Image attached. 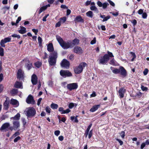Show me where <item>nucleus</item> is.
Segmentation results:
<instances>
[{"instance_id": "f257e3e1", "label": "nucleus", "mask_w": 149, "mask_h": 149, "mask_svg": "<svg viewBox=\"0 0 149 149\" xmlns=\"http://www.w3.org/2000/svg\"><path fill=\"white\" fill-rule=\"evenodd\" d=\"M56 38L61 46L64 49L72 47L73 45L72 44L71 42H65L63 39L59 36H56Z\"/></svg>"}, {"instance_id": "f03ea898", "label": "nucleus", "mask_w": 149, "mask_h": 149, "mask_svg": "<svg viewBox=\"0 0 149 149\" xmlns=\"http://www.w3.org/2000/svg\"><path fill=\"white\" fill-rule=\"evenodd\" d=\"M57 57L58 54L56 51H54L50 53L48 59V62L50 65H54L56 64Z\"/></svg>"}, {"instance_id": "7ed1b4c3", "label": "nucleus", "mask_w": 149, "mask_h": 149, "mask_svg": "<svg viewBox=\"0 0 149 149\" xmlns=\"http://www.w3.org/2000/svg\"><path fill=\"white\" fill-rule=\"evenodd\" d=\"M107 53L108 54H105L104 56L102 58H101L100 59V63L104 64L107 63V62L109 60V57H113V56L111 52L108 51Z\"/></svg>"}, {"instance_id": "20e7f679", "label": "nucleus", "mask_w": 149, "mask_h": 149, "mask_svg": "<svg viewBox=\"0 0 149 149\" xmlns=\"http://www.w3.org/2000/svg\"><path fill=\"white\" fill-rule=\"evenodd\" d=\"M107 53L108 54H105L104 56L102 58H101L100 59V63L104 64L107 63V62L109 60V57H113V56L111 52L108 51Z\"/></svg>"}, {"instance_id": "39448f33", "label": "nucleus", "mask_w": 149, "mask_h": 149, "mask_svg": "<svg viewBox=\"0 0 149 149\" xmlns=\"http://www.w3.org/2000/svg\"><path fill=\"white\" fill-rule=\"evenodd\" d=\"M107 53L108 54H105L104 56L102 58H101L100 59V63L104 64L107 63V62L109 60V57H113V56L111 52L108 51Z\"/></svg>"}, {"instance_id": "423d86ee", "label": "nucleus", "mask_w": 149, "mask_h": 149, "mask_svg": "<svg viewBox=\"0 0 149 149\" xmlns=\"http://www.w3.org/2000/svg\"><path fill=\"white\" fill-rule=\"evenodd\" d=\"M87 65L85 63H81L77 67H76L74 68V72L76 74H79L81 72L83 69Z\"/></svg>"}, {"instance_id": "0eeeda50", "label": "nucleus", "mask_w": 149, "mask_h": 149, "mask_svg": "<svg viewBox=\"0 0 149 149\" xmlns=\"http://www.w3.org/2000/svg\"><path fill=\"white\" fill-rule=\"evenodd\" d=\"M26 115L28 117H31L35 116L36 111L35 109L33 107H29L26 109Z\"/></svg>"}, {"instance_id": "6e6552de", "label": "nucleus", "mask_w": 149, "mask_h": 149, "mask_svg": "<svg viewBox=\"0 0 149 149\" xmlns=\"http://www.w3.org/2000/svg\"><path fill=\"white\" fill-rule=\"evenodd\" d=\"M13 127H10V130L11 131L14 130H16L19 129L20 127L19 122L17 120H14L13 122Z\"/></svg>"}, {"instance_id": "1a4fd4ad", "label": "nucleus", "mask_w": 149, "mask_h": 149, "mask_svg": "<svg viewBox=\"0 0 149 149\" xmlns=\"http://www.w3.org/2000/svg\"><path fill=\"white\" fill-rule=\"evenodd\" d=\"M60 74L61 76L63 77H71L72 76V73L68 70H61L60 71Z\"/></svg>"}, {"instance_id": "9d476101", "label": "nucleus", "mask_w": 149, "mask_h": 149, "mask_svg": "<svg viewBox=\"0 0 149 149\" xmlns=\"http://www.w3.org/2000/svg\"><path fill=\"white\" fill-rule=\"evenodd\" d=\"M67 87L70 91L77 89L78 87V85L77 83H72L68 84Z\"/></svg>"}, {"instance_id": "9b49d317", "label": "nucleus", "mask_w": 149, "mask_h": 149, "mask_svg": "<svg viewBox=\"0 0 149 149\" xmlns=\"http://www.w3.org/2000/svg\"><path fill=\"white\" fill-rule=\"evenodd\" d=\"M10 125L9 123H6L3 124L0 130L1 131H7L10 129Z\"/></svg>"}, {"instance_id": "f8f14e48", "label": "nucleus", "mask_w": 149, "mask_h": 149, "mask_svg": "<svg viewBox=\"0 0 149 149\" xmlns=\"http://www.w3.org/2000/svg\"><path fill=\"white\" fill-rule=\"evenodd\" d=\"M61 65L63 68L68 69L69 68L70 66L69 62L67 60L64 59L61 62Z\"/></svg>"}, {"instance_id": "ddd939ff", "label": "nucleus", "mask_w": 149, "mask_h": 149, "mask_svg": "<svg viewBox=\"0 0 149 149\" xmlns=\"http://www.w3.org/2000/svg\"><path fill=\"white\" fill-rule=\"evenodd\" d=\"M11 38H10L7 37L2 40L0 42L1 45L3 47H5V45L4 44L6 42H10L11 40Z\"/></svg>"}, {"instance_id": "4468645a", "label": "nucleus", "mask_w": 149, "mask_h": 149, "mask_svg": "<svg viewBox=\"0 0 149 149\" xmlns=\"http://www.w3.org/2000/svg\"><path fill=\"white\" fill-rule=\"evenodd\" d=\"M26 102L29 104H34L35 103V101L33 100V97L31 95H29L26 99Z\"/></svg>"}, {"instance_id": "2eb2a0df", "label": "nucleus", "mask_w": 149, "mask_h": 149, "mask_svg": "<svg viewBox=\"0 0 149 149\" xmlns=\"http://www.w3.org/2000/svg\"><path fill=\"white\" fill-rule=\"evenodd\" d=\"M74 52L77 54H81L83 53V50L80 47L76 46L74 49Z\"/></svg>"}, {"instance_id": "dca6fc26", "label": "nucleus", "mask_w": 149, "mask_h": 149, "mask_svg": "<svg viewBox=\"0 0 149 149\" xmlns=\"http://www.w3.org/2000/svg\"><path fill=\"white\" fill-rule=\"evenodd\" d=\"M25 61L26 62L25 66L26 68L28 70H29L32 68V64L27 59L25 60H23V61Z\"/></svg>"}, {"instance_id": "f3484780", "label": "nucleus", "mask_w": 149, "mask_h": 149, "mask_svg": "<svg viewBox=\"0 0 149 149\" xmlns=\"http://www.w3.org/2000/svg\"><path fill=\"white\" fill-rule=\"evenodd\" d=\"M24 72L22 70L20 69L18 70L17 73V78L19 79H22L24 78Z\"/></svg>"}, {"instance_id": "a211bd4d", "label": "nucleus", "mask_w": 149, "mask_h": 149, "mask_svg": "<svg viewBox=\"0 0 149 149\" xmlns=\"http://www.w3.org/2000/svg\"><path fill=\"white\" fill-rule=\"evenodd\" d=\"M37 77L36 75L33 74L31 76V81L33 85H36L37 82Z\"/></svg>"}, {"instance_id": "6ab92c4d", "label": "nucleus", "mask_w": 149, "mask_h": 149, "mask_svg": "<svg viewBox=\"0 0 149 149\" xmlns=\"http://www.w3.org/2000/svg\"><path fill=\"white\" fill-rule=\"evenodd\" d=\"M9 106V100L7 98H6L3 104V109L5 110H7Z\"/></svg>"}, {"instance_id": "aec40b11", "label": "nucleus", "mask_w": 149, "mask_h": 149, "mask_svg": "<svg viewBox=\"0 0 149 149\" xmlns=\"http://www.w3.org/2000/svg\"><path fill=\"white\" fill-rule=\"evenodd\" d=\"M120 73L123 77H125L127 74V73L126 70L123 67H120Z\"/></svg>"}, {"instance_id": "412c9836", "label": "nucleus", "mask_w": 149, "mask_h": 149, "mask_svg": "<svg viewBox=\"0 0 149 149\" xmlns=\"http://www.w3.org/2000/svg\"><path fill=\"white\" fill-rule=\"evenodd\" d=\"M10 104L16 107H18L19 105L18 102L15 99H11L10 101Z\"/></svg>"}, {"instance_id": "4be33fe9", "label": "nucleus", "mask_w": 149, "mask_h": 149, "mask_svg": "<svg viewBox=\"0 0 149 149\" xmlns=\"http://www.w3.org/2000/svg\"><path fill=\"white\" fill-rule=\"evenodd\" d=\"M125 92V90L123 88H121L119 90L118 93L120 98H123L124 97V94Z\"/></svg>"}, {"instance_id": "5701e85b", "label": "nucleus", "mask_w": 149, "mask_h": 149, "mask_svg": "<svg viewBox=\"0 0 149 149\" xmlns=\"http://www.w3.org/2000/svg\"><path fill=\"white\" fill-rule=\"evenodd\" d=\"M47 50L49 52H53L54 48L52 43H49L47 45Z\"/></svg>"}, {"instance_id": "b1692460", "label": "nucleus", "mask_w": 149, "mask_h": 149, "mask_svg": "<svg viewBox=\"0 0 149 149\" xmlns=\"http://www.w3.org/2000/svg\"><path fill=\"white\" fill-rule=\"evenodd\" d=\"M14 87L17 88H23L22 83L18 81H17L15 83Z\"/></svg>"}, {"instance_id": "393cba45", "label": "nucleus", "mask_w": 149, "mask_h": 149, "mask_svg": "<svg viewBox=\"0 0 149 149\" xmlns=\"http://www.w3.org/2000/svg\"><path fill=\"white\" fill-rule=\"evenodd\" d=\"M20 29L18 31L19 32L22 34L25 33L26 32V28L24 27L21 26Z\"/></svg>"}, {"instance_id": "a878e982", "label": "nucleus", "mask_w": 149, "mask_h": 149, "mask_svg": "<svg viewBox=\"0 0 149 149\" xmlns=\"http://www.w3.org/2000/svg\"><path fill=\"white\" fill-rule=\"evenodd\" d=\"M100 105H95L93 107L90 109V111L91 112H94L100 107Z\"/></svg>"}, {"instance_id": "bb28decb", "label": "nucleus", "mask_w": 149, "mask_h": 149, "mask_svg": "<svg viewBox=\"0 0 149 149\" xmlns=\"http://www.w3.org/2000/svg\"><path fill=\"white\" fill-rule=\"evenodd\" d=\"M20 117V114L19 113H18L14 117H12L11 118V119H13L14 120H15L18 121V120H19V119Z\"/></svg>"}, {"instance_id": "cd10ccee", "label": "nucleus", "mask_w": 149, "mask_h": 149, "mask_svg": "<svg viewBox=\"0 0 149 149\" xmlns=\"http://www.w3.org/2000/svg\"><path fill=\"white\" fill-rule=\"evenodd\" d=\"M79 42V40L77 39H74L72 42H71V44L72 45V47L74 46V45H78Z\"/></svg>"}, {"instance_id": "c85d7f7f", "label": "nucleus", "mask_w": 149, "mask_h": 149, "mask_svg": "<svg viewBox=\"0 0 149 149\" xmlns=\"http://www.w3.org/2000/svg\"><path fill=\"white\" fill-rule=\"evenodd\" d=\"M86 15L88 17L92 18L93 15V12L91 11H89L86 13Z\"/></svg>"}, {"instance_id": "c756f323", "label": "nucleus", "mask_w": 149, "mask_h": 149, "mask_svg": "<svg viewBox=\"0 0 149 149\" xmlns=\"http://www.w3.org/2000/svg\"><path fill=\"white\" fill-rule=\"evenodd\" d=\"M58 107V105L55 103H52L51 105V107L53 109H56Z\"/></svg>"}, {"instance_id": "7c9ffc66", "label": "nucleus", "mask_w": 149, "mask_h": 149, "mask_svg": "<svg viewBox=\"0 0 149 149\" xmlns=\"http://www.w3.org/2000/svg\"><path fill=\"white\" fill-rule=\"evenodd\" d=\"M90 9L93 11H94L96 13L98 12V11L97 8L95 6H91L90 7Z\"/></svg>"}, {"instance_id": "2f4dec72", "label": "nucleus", "mask_w": 149, "mask_h": 149, "mask_svg": "<svg viewBox=\"0 0 149 149\" xmlns=\"http://www.w3.org/2000/svg\"><path fill=\"white\" fill-rule=\"evenodd\" d=\"M82 19L81 18V16H78L75 19L74 21H77L78 22H81L82 20Z\"/></svg>"}, {"instance_id": "473e14b6", "label": "nucleus", "mask_w": 149, "mask_h": 149, "mask_svg": "<svg viewBox=\"0 0 149 149\" xmlns=\"http://www.w3.org/2000/svg\"><path fill=\"white\" fill-rule=\"evenodd\" d=\"M109 63L110 64L113 65H117V63L114 60V59H112L111 60L110 62Z\"/></svg>"}, {"instance_id": "72a5a7b5", "label": "nucleus", "mask_w": 149, "mask_h": 149, "mask_svg": "<svg viewBox=\"0 0 149 149\" xmlns=\"http://www.w3.org/2000/svg\"><path fill=\"white\" fill-rule=\"evenodd\" d=\"M35 66L38 68H40L42 65V63L41 62H37L34 63Z\"/></svg>"}, {"instance_id": "f704fd0d", "label": "nucleus", "mask_w": 149, "mask_h": 149, "mask_svg": "<svg viewBox=\"0 0 149 149\" xmlns=\"http://www.w3.org/2000/svg\"><path fill=\"white\" fill-rule=\"evenodd\" d=\"M18 91L16 89H13L11 91L10 93L12 95H15L17 93Z\"/></svg>"}, {"instance_id": "c9c22d12", "label": "nucleus", "mask_w": 149, "mask_h": 149, "mask_svg": "<svg viewBox=\"0 0 149 149\" xmlns=\"http://www.w3.org/2000/svg\"><path fill=\"white\" fill-rule=\"evenodd\" d=\"M120 69H115L112 70V72L113 73L116 74H117L120 73Z\"/></svg>"}, {"instance_id": "e433bc0d", "label": "nucleus", "mask_w": 149, "mask_h": 149, "mask_svg": "<svg viewBox=\"0 0 149 149\" xmlns=\"http://www.w3.org/2000/svg\"><path fill=\"white\" fill-rule=\"evenodd\" d=\"M4 55V49H3L0 47V56H3Z\"/></svg>"}, {"instance_id": "4c0bfd02", "label": "nucleus", "mask_w": 149, "mask_h": 149, "mask_svg": "<svg viewBox=\"0 0 149 149\" xmlns=\"http://www.w3.org/2000/svg\"><path fill=\"white\" fill-rule=\"evenodd\" d=\"M46 9L45 8V7L44 6L41 7L39 11V14L41 13L43 11L45 10Z\"/></svg>"}, {"instance_id": "58836bf2", "label": "nucleus", "mask_w": 149, "mask_h": 149, "mask_svg": "<svg viewBox=\"0 0 149 149\" xmlns=\"http://www.w3.org/2000/svg\"><path fill=\"white\" fill-rule=\"evenodd\" d=\"M66 21V18L65 17H64L62 18H61L60 19V21L61 22V23H64Z\"/></svg>"}, {"instance_id": "ea45409f", "label": "nucleus", "mask_w": 149, "mask_h": 149, "mask_svg": "<svg viewBox=\"0 0 149 149\" xmlns=\"http://www.w3.org/2000/svg\"><path fill=\"white\" fill-rule=\"evenodd\" d=\"M109 5V3L107 2L104 3L102 4V7L104 9L106 8L107 7V6Z\"/></svg>"}, {"instance_id": "a19ab883", "label": "nucleus", "mask_w": 149, "mask_h": 149, "mask_svg": "<svg viewBox=\"0 0 149 149\" xmlns=\"http://www.w3.org/2000/svg\"><path fill=\"white\" fill-rule=\"evenodd\" d=\"M58 111L60 112H61V113L62 114H63L64 113H64V109L63 107H60L59 108Z\"/></svg>"}, {"instance_id": "79ce46f5", "label": "nucleus", "mask_w": 149, "mask_h": 149, "mask_svg": "<svg viewBox=\"0 0 149 149\" xmlns=\"http://www.w3.org/2000/svg\"><path fill=\"white\" fill-rule=\"evenodd\" d=\"M120 136L121 137L122 139H124V138L125 136V132L124 131H122L120 134Z\"/></svg>"}, {"instance_id": "37998d69", "label": "nucleus", "mask_w": 149, "mask_h": 149, "mask_svg": "<svg viewBox=\"0 0 149 149\" xmlns=\"http://www.w3.org/2000/svg\"><path fill=\"white\" fill-rule=\"evenodd\" d=\"M51 109L49 107H47L45 108L46 111L48 113H50L51 111Z\"/></svg>"}, {"instance_id": "c03bdc74", "label": "nucleus", "mask_w": 149, "mask_h": 149, "mask_svg": "<svg viewBox=\"0 0 149 149\" xmlns=\"http://www.w3.org/2000/svg\"><path fill=\"white\" fill-rule=\"evenodd\" d=\"M38 40L39 45H41L42 42V38L40 37H38Z\"/></svg>"}, {"instance_id": "a18cd8bd", "label": "nucleus", "mask_w": 149, "mask_h": 149, "mask_svg": "<svg viewBox=\"0 0 149 149\" xmlns=\"http://www.w3.org/2000/svg\"><path fill=\"white\" fill-rule=\"evenodd\" d=\"M96 38L95 37L91 41V45H93L96 43Z\"/></svg>"}, {"instance_id": "49530a36", "label": "nucleus", "mask_w": 149, "mask_h": 149, "mask_svg": "<svg viewBox=\"0 0 149 149\" xmlns=\"http://www.w3.org/2000/svg\"><path fill=\"white\" fill-rule=\"evenodd\" d=\"M12 36L13 37L17 38L18 39H19L20 38V36L19 35L16 34H13L12 35Z\"/></svg>"}, {"instance_id": "de8ad7c7", "label": "nucleus", "mask_w": 149, "mask_h": 149, "mask_svg": "<svg viewBox=\"0 0 149 149\" xmlns=\"http://www.w3.org/2000/svg\"><path fill=\"white\" fill-rule=\"evenodd\" d=\"M110 17L109 16H108L106 17H105L104 19H103L102 20L103 22L107 21L108 19H110Z\"/></svg>"}, {"instance_id": "09e8293b", "label": "nucleus", "mask_w": 149, "mask_h": 149, "mask_svg": "<svg viewBox=\"0 0 149 149\" xmlns=\"http://www.w3.org/2000/svg\"><path fill=\"white\" fill-rule=\"evenodd\" d=\"M19 133L18 132H16L13 135V136H12V137L13 138H14L16 136H17L19 135Z\"/></svg>"}, {"instance_id": "8fccbe9b", "label": "nucleus", "mask_w": 149, "mask_h": 149, "mask_svg": "<svg viewBox=\"0 0 149 149\" xmlns=\"http://www.w3.org/2000/svg\"><path fill=\"white\" fill-rule=\"evenodd\" d=\"M69 59L71 60H73L74 59V55L73 54H71L68 56Z\"/></svg>"}, {"instance_id": "3c124183", "label": "nucleus", "mask_w": 149, "mask_h": 149, "mask_svg": "<svg viewBox=\"0 0 149 149\" xmlns=\"http://www.w3.org/2000/svg\"><path fill=\"white\" fill-rule=\"evenodd\" d=\"M22 121L23 123V124L24 126L26 125V121L24 118H22Z\"/></svg>"}, {"instance_id": "603ef678", "label": "nucleus", "mask_w": 149, "mask_h": 149, "mask_svg": "<svg viewBox=\"0 0 149 149\" xmlns=\"http://www.w3.org/2000/svg\"><path fill=\"white\" fill-rule=\"evenodd\" d=\"M141 89L143 91H146L148 90L147 87H145L143 86H141Z\"/></svg>"}, {"instance_id": "864d4df0", "label": "nucleus", "mask_w": 149, "mask_h": 149, "mask_svg": "<svg viewBox=\"0 0 149 149\" xmlns=\"http://www.w3.org/2000/svg\"><path fill=\"white\" fill-rule=\"evenodd\" d=\"M74 106V104L73 103H70L68 106L69 108L70 109L72 108Z\"/></svg>"}, {"instance_id": "5fc2aeb1", "label": "nucleus", "mask_w": 149, "mask_h": 149, "mask_svg": "<svg viewBox=\"0 0 149 149\" xmlns=\"http://www.w3.org/2000/svg\"><path fill=\"white\" fill-rule=\"evenodd\" d=\"M107 1L111 5L113 6H115V4L113 2L110 0H108Z\"/></svg>"}, {"instance_id": "6e6d98bb", "label": "nucleus", "mask_w": 149, "mask_h": 149, "mask_svg": "<svg viewBox=\"0 0 149 149\" xmlns=\"http://www.w3.org/2000/svg\"><path fill=\"white\" fill-rule=\"evenodd\" d=\"M111 13L112 14V15L115 17H117L118 15V12H116L115 13L114 12H111Z\"/></svg>"}, {"instance_id": "4d7b16f0", "label": "nucleus", "mask_w": 149, "mask_h": 149, "mask_svg": "<svg viewBox=\"0 0 149 149\" xmlns=\"http://www.w3.org/2000/svg\"><path fill=\"white\" fill-rule=\"evenodd\" d=\"M20 139V137L19 136H17L14 139V141L15 142H16L19 140Z\"/></svg>"}, {"instance_id": "13d9d810", "label": "nucleus", "mask_w": 149, "mask_h": 149, "mask_svg": "<svg viewBox=\"0 0 149 149\" xmlns=\"http://www.w3.org/2000/svg\"><path fill=\"white\" fill-rule=\"evenodd\" d=\"M60 131L59 130H56L54 132V134L56 136H58L60 134Z\"/></svg>"}, {"instance_id": "bf43d9fd", "label": "nucleus", "mask_w": 149, "mask_h": 149, "mask_svg": "<svg viewBox=\"0 0 149 149\" xmlns=\"http://www.w3.org/2000/svg\"><path fill=\"white\" fill-rule=\"evenodd\" d=\"M148 70L147 69H145L143 72L144 75H146L148 73Z\"/></svg>"}, {"instance_id": "052dcab7", "label": "nucleus", "mask_w": 149, "mask_h": 149, "mask_svg": "<svg viewBox=\"0 0 149 149\" xmlns=\"http://www.w3.org/2000/svg\"><path fill=\"white\" fill-rule=\"evenodd\" d=\"M61 25V22L60 21L58 22L56 24V27H59Z\"/></svg>"}, {"instance_id": "680f3d73", "label": "nucleus", "mask_w": 149, "mask_h": 149, "mask_svg": "<svg viewBox=\"0 0 149 149\" xmlns=\"http://www.w3.org/2000/svg\"><path fill=\"white\" fill-rule=\"evenodd\" d=\"M97 4L100 7L102 6V4L100 1H98L97 2Z\"/></svg>"}, {"instance_id": "e2e57ef3", "label": "nucleus", "mask_w": 149, "mask_h": 149, "mask_svg": "<svg viewBox=\"0 0 149 149\" xmlns=\"http://www.w3.org/2000/svg\"><path fill=\"white\" fill-rule=\"evenodd\" d=\"M147 14L146 13H144L142 14V17L143 18L146 19L147 17Z\"/></svg>"}, {"instance_id": "0e129e2a", "label": "nucleus", "mask_w": 149, "mask_h": 149, "mask_svg": "<svg viewBox=\"0 0 149 149\" xmlns=\"http://www.w3.org/2000/svg\"><path fill=\"white\" fill-rule=\"evenodd\" d=\"M92 130H91L88 133V137L89 139L92 136Z\"/></svg>"}, {"instance_id": "69168bd1", "label": "nucleus", "mask_w": 149, "mask_h": 149, "mask_svg": "<svg viewBox=\"0 0 149 149\" xmlns=\"http://www.w3.org/2000/svg\"><path fill=\"white\" fill-rule=\"evenodd\" d=\"M70 110L69 109H66L65 110H64V113H64V114L68 113L70 112Z\"/></svg>"}, {"instance_id": "338daca9", "label": "nucleus", "mask_w": 149, "mask_h": 149, "mask_svg": "<svg viewBox=\"0 0 149 149\" xmlns=\"http://www.w3.org/2000/svg\"><path fill=\"white\" fill-rule=\"evenodd\" d=\"M146 145V143H142L141 146V148L143 149L145 146Z\"/></svg>"}, {"instance_id": "774afa93", "label": "nucleus", "mask_w": 149, "mask_h": 149, "mask_svg": "<svg viewBox=\"0 0 149 149\" xmlns=\"http://www.w3.org/2000/svg\"><path fill=\"white\" fill-rule=\"evenodd\" d=\"M138 13L139 15L143 14V10L142 9H140L138 10Z\"/></svg>"}]
</instances>
